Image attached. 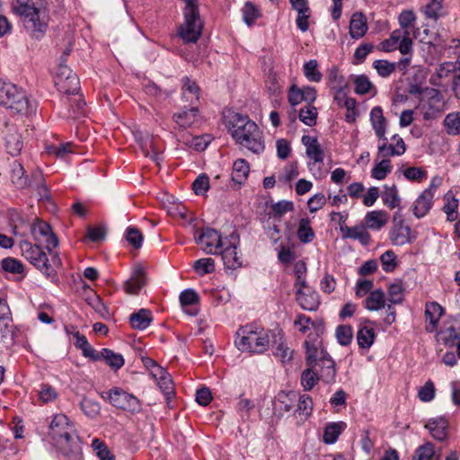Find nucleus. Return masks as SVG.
<instances>
[{"instance_id": "nucleus-1", "label": "nucleus", "mask_w": 460, "mask_h": 460, "mask_svg": "<svg viewBox=\"0 0 460 460\" xmlns=\"http://www.w3.org/2000/svg\"><path fill=\"white\" fill-rule=\"evenodd\" d=\"M223 118L225 125L237 144L257 155L264 151L265 144L262 139V132L247 115L228 111L224 113Z\"/></svg>"}, {"instance_id": "nucleus-2", "label": "nucleus", "mask_w": 460, "mask_h": 460, "mask_svg": "<svg viewBox=\"0 0 460 460\" xmlns=\"http://www.w3.org/2000/svg\"><path fill=\"white\" fill-rule=\"evenodd\" d=\"M12 9L20 16L26 33L31 39L40 40L45 36L49 22L47 0H26L20 4H12Z\"/></svg>"}, {"instance_id": "nucleus-3", "label": "nucleus", "mask_w": 460, "mask_h": 460, "mask_svg": "<svg viewBox=\"0 0 460 460\" xmlns=\"http://www.w3.org/2000/svg\"><path fill=\"white\" fill-rule=\"evenodd\" d=\"M49 439L58 447L66 456L76 457L81 447L74 425L65 414H56L49 425Z\"/></svg>"}, {"instance_id": "nucleus-4", "label": "nucleus", "mask_w": 460, "mask_h": 460, "mask_svg": "<svg viewBox=\"0 0 460 460\" xmlns=\"http://www.w3.org/2000/svg\"><path fill=\"white\" fill-rule=\"evenodd\" d=\"M276 331L254 325L242 326L236 332L235 346L242 351L261 354L270 346Z\"/></svg>"}, {"instance_id": "nucleus-5", "label": "nucleus", "mask_w": 460, "mask_h": 460, "mask_svg": "<svg viewBox=\"0 0 460 460\" xmlns=\"http://www.w3.org/2000/svg\"><path fill=\"white\" fill-rule=\"evenodd\" d=\"M0 105L12 112L29 116L36 111L35 101H31L15 84L0 79Z\"/></svg>"}, {"instance_id": "nucleus-6", "label": "nucleus", "mask_w": 460, "mask_h": 460, "mask_svg": "<svg viewBox=\"0 0 460 460\" xmlns=\"http://www.w3.org/2000/svg\"><path fill=\"white\" fill-rule=\"evenodd\" d=\"M182 1L185 3L183 9L184 22L180 26L178 34L185 43H195L199 39L203 29L198 1Z\"/></svg>"}, {"instance_id": "nucleus-7", "label": "nucleus", "mask_w": 460, "mask_h": 460, "mask_svg": "<svg viewBox=\"0 0 460 460\" xmlns=\"http://www.w3.org/2000/svg\"><path fill=\"white\" fill-rule=\"evenodd\" d=\"M20 248L22 256L30 261L37 270L43 273L52 282L58 281V275L49 263V260L46 252L42 250L39 244H32L28 241H22L20 243Z\"/></svg>"}, {"instance_id": "nucleus-8", "label": "nucleus", "mask_w": 460, "mask_h": 460, "mask_svg": "<svg viewBox=\"0 0 460 460\" xmlns=\"http://www.w3.org/2000/svg\"><path fill=\"white\" fill-rule=\"evenodd\" d=\"M103 399L109 400L110 403L120 410L128 411L130 412H138L141 410L139 400L120 387H113L106 395L102 394Z\"/></svg>"}, {"instance_id": "nucleus-9", "label": "nucleus", "mask_w": 460, "mask_h": 460, "mask_svg": "<svg viewBox=\"0 0 460 460\" xmlns=\"http://www.w3.org/2000/svg\"><path fill=\"white\" fill-rule=\"evenodd\" d=\"M58 90L66 95L76 94L80 90L79 78L66 65L61 63L55 77Z\"/></svg>"}, {"instance_id": "nucleus-10", "label": "nucleus", "mask_w": 460, "mask_h": 460, "mask_svg": "<svg viewBox=\"0 0 460 460\" xmlns=\"http://www.w3.org/2000/svg\"><path fill=\"white\" fill-rule=\"evenodd\" d=\"M197 243L202 245L207 253L217 254L225 245L221 234L215 229L207 227L195 234Z\"/></svg>"}, {"instance_id": "nucleus-11", "label": "nucleus", "mask_w": 460, "mask_h": 460, "mask_svg": "<svg viewBox=\"0 0 460 460\" xmlns=\"http://www.w3.org/2000/svg\"><path fill=\"white\" fill-rule=\"evenodd\" d=\"M442 102L441 93L434 88L428 90V99L421 101L418 105L423 119L431 120L438 118L442 112L440 103Z\"/></svg>"}, {"instance_id": "nucleus-12", "label": "nucleus", "mask_w": 460, "mask_h": 460, "mask_svg": "<svg viewBox=\"0 0 460 460\" xmlns=\"http://www.w3.org/2000/svg\"><path fill=\"white\" fill-rule=\"evenodd\" d=\"M228 245L223 247L218 252L221 254L224 265L230 270H236L243 265L241 257L237 252V244H239L240 238L238 234L233 232L228 236Z\"/></svg>"}, {"instance_id": "nucleus-13", "label": "nucleus", "mask_w": 460, "mask_h": 460, "mask_svg": "<svg viewBox=\"0 0 460 460\" xmlns=\"http://www.w3.org/2000/svg\"><path fill=\"white\" fill-rule=\"evenodd\" d=\"M31 234L34 240L38 243H44L49 254H52V249L58 245V239L53 233L51 226L42 221H38L31 226Z\"/></svg>"}, {"instance_id": "nucleus-14", "label": "nucleus", "mask_w": 460, "mask_h": 460, "mask_svg": "<svg viewBox=\"0 0 460 460\" xmlns=\"http://www.w3.org/2000/svg\"><path fill=\"white\" fill-rule=\"evenodd\" d=\"M320 354L318 377L325 384H332L336 380L335 362L323 348H321Z\"/></svg>"}, {"instance_id": "nucleus-15", "label": "nucleus", "mask_w": 460, "mask_h": 460, "mask_svg": "<svg viewBox=\"0 0 460 460\" xmlns=\"http://www.w3.org/2000/svg\"><path fill=\"white\" fill-rule=\"evenodd\" d=\"M297 393L295 391L279 392L273 402V411L279 417L290 412L296 406Z\"/></svg>"}, {"instance_id": "nucleus-16", "label": "nucleus", "mask_w": 460, "mask_h": 460, "mask_svg": "<svg viewBox=\"0 0 460 460\" xmlns=\"http://www.w3.org/2000/svg\"><path fill=\"white\" fill-rule=\"evenodd\" d=\"M270 346L273 349V355L282 363L291 361L293 358V350L287 345L282 330L277 329Z\"/></svg>"}, {"instance_id": "nucleus-17", "label": "nucleus", "mask_w": 460, "mask_h": 460, "mask_svg": "<svg viewBox=\"0 0 460 460\" xmlns=\"http://www.w3.org/2000/svg\"><path fill=\"white\" fill-rule=\"evenodd\" d=\"M417 238L415 232H412L410 226L405 224L393 225L390 231V240L394 245H404L411 243Z\"/></svg>"}, {"instance_id": "nucleus-18", "label": "nucleus", "mask_w": 460, "mask_h": 460, "mask_svg": "<svg viewBox=\"0 0 460 460\" xmlns=\"http://www.w3.org/2000/svg\"><path fill=\"white\" fill-rule=\"evenodd\" d=\"M432 438L438 441H445L447 438L448 422L443 418H433L425 424Z\"/></svg>"}, {"instance_id": "nucleus-19", "label": "nucleus", "mask_w": 460, "mask_h": 460, "mask_svg": "<svg viewBox=\"0 0 460 460\" xmlns=\"http://www.w3.org/2000/svg\"><path fill=\"white\" fill-rule=\"evenodd\" d=\"M433 199V193L429 190H424L413 204V215L417 218L425 217L432 208Z\"/></svg>"}, {"instance_id": "nucleus-20", "label": "nucleus", "mask_w": 460, "mask_h": 460, "mask_svg": "<svg viewBox=\"0 0 460 460\" xmlns=\"http://www.w3.org/2000/svg\"><path fill=\"white\" fill-rule=\"evenodd\" d=\"M302 144L305 146L306 155L314 161V163H323L324 152L318 142L317 137L311 136H303Z\"/></svg>"}, {"instance_id": "nucleus-21", "label": "nucleus", "mask_w": 460, "mask_h": 460, "mask_svg": "<svg viewBox=\"0 0 460 460\" xmlns=\"http://www.w3.org/2000/svg\"><path fill=\"white\" fill-rule=\"evenodd\" d=\"M296 300L304 310L308 311L316 310L320 305L318 293L311 289L307 291L298 288L296 290Z\"/></svg>"}, {"instance_id": "nucleus-22", "label": "nucleus", "mask_w": 460, "mask_h": 460, "mask_svg": "<svg viewBox=\"0 0 460 460\" xmlns=\"http://www.w3.org/2000/svg\"><path fill=\"white\" fill-rule=\"evenodd\" d=\"M146 285L145 270L142 267H137L131 277L125 281L124 290L130 295H136Z\"/></svg>"}, {"instance_id": "nucleus-23", "label": "nucleus", "mask_w": 460, "mask_h": 460, "mask_svg": "<svg viewBox=\"0 0 460 460\" xmlns=\"http://www.w3.org/2000/svg\"><path fill=\"white\" fill-rule=\"evenodd\" d=\"M370 121L379 140H386V119L384 117L383 110L380 106H376L371 110Z\"/></svg>"}, {"instance_id": "nucleus-24", "label": "nucleus", "mask_w": 460, "mask_h": 460, "mask_svg": "<svg viewBox=\"0 0 460 460\" xmlns=\"http://www.w3.org/2000/svg\"><path fill=\"white\" fill-rule=\"evenodd\" d=\"M11 181L18 189H24L32 185V178L29 179L25 175L23 166L17 161H14L11 165Z\"/></svg>"}, {"instance_id": "nucleus-25", "label": "nucleus", "mask_w": 460, "mask_h": 460, "mask_svg": "<svg viewBox=\"0 0 460 460\" xmlns=\"http://www.w3.org/2000/svg\"><path fill=\"white\" fill-rule=\"evenodd\" d=\"M199 113V109L196 106H192L190 109H184L181 111L173 114V120L181 128H190L197 122Z\"/></svg>"}, {"instance_id": "nucleus-26", "label": "nucleus", "mask_w": 460, "mask_h": 460, "mask_svg": "<svg viewBox=\"0 0 460 460\" xmlns=\"http://www.w3.org/2000/svg\"><path fill=\"white\" fill-rule=\"evenodd\" d=\"M367 31V18L362 13H356L351 16L349 22V34L352 39H360Z\"/></svg>"}, {"instance_id": "nucleus-27", "label": "nucleus", "mask_w": 460, "mask_h": 460, "mask_svg": "<svg viewBox=\"0 0 460 460\" xmlns=\"http://www.w3.org/2000/svg\"><path fill=\"white\" fill-rule=\"evenodd\" d=\"M343 230L342 238L344 239L358 240L363 245H367L371 240L369 233L363 225H357L353 227L344 226Z\"/></svg>"}, {"instance_id": "nucleus-28", "label": "nucleus", "mask_w": 460, "mask_h": 460, "mask_svg": "<svg viewBox=\"0 0 460 460\" xmlns=\"http://www.w3.org/2000/svg\"><path fill=\"white\" fill-rule=\"evenodd\" d=\"M182 82V97L190 102L191 105L196 104L199 100L200 88L195 81H192L190 77L184 76L181 79Z\"/></svg>"}, {"instance_id": "nucleus-29", "label": "nucleus", "mask_w": 460, "mask_h": 460, "mask_svg": "<svg viewBox=\"0 0 460 460\" xmlns=\"http://www.w3.org/2000/svg\"><path fill=\"white\" fill-rule=\"evenodd\" d=\"M388 221V214L384 210L369 211L365 216L366 226L372 230H379Z\"/></svg>"}, {"instance_id": "nucleus-30", "label": "nucleus", "mask_w": 460, "mask_h": 460, "mask_svg": "<svg viewBox=\"0 0 460 460\" xmlns=\"http://www.w3.org/2000/svg\"><path fill=\"white\" fill-rule=\"evenodd\" d=\"M152 320L151 311L148 309H140L129 316V323L132 328L140 331L146 329Z\"/></svg>"}, {"instance_id": "nucleus-31", "label": "nucleus", "mask_w": 460, "mask_h": 460, "mask_svg": "<svg viewBox=\"0 0 460 460\" xmlns=\"http://www.w3.org/2000/svg\"><path fill=\"white\" fill-rule=\"evenodd\" d=\"M365 308L369 311H378L385 305V296L382 289L371 291L364 301Z\"/></svg>"}, {"instance_id": "nucleus-32", "label": "nucleus", "mask_w": 460, "mask_h": 460, "mask_svg": "<svg viewBox=\"0 0 460 460\" xmlns=\"http://www.w3.org/2000/svg\"><path fill=\"white\" fill-rule=\"evenodd\" d=\"M295 414H297L302 420H305L312 414L313 400L308 394L299 395L297 394V401L296 403Z\"/></svg>"}, {"instance_id": "nucleus-33", "label": "nucleus", "mask_w": 460, "mask_h": 460, "mask_svg": "<svg viewBox=\"0 0 460 460\" xmlns=\"http://www.w3.org/2000/svg\"><path fill=\"white\" fill-rule=\"evenodd\" d=\"M440 454L436 453L434 445L426 442L416 448L411 460H440Z\"/></svg>"}, {"instance_id": "nucleus-34", "label": "nucleus", "mask_w": 460, "mask_h": 460, "mask_svg": "<svg viewBox=\"0 0 460 460\" xmlns=\"http://www.w3.org/2000/svg\"><path fill=\"white\" fill-rule=\"evenodd\" d=\"M376 339V332L372 327L360 325L357 332V341L361 349H369Z\"/></svg>"}, {"instance_id": "nucleus-35", "label": "nucleus", "mask_w": 460, "mask_h": 460, "mask_svg": "<svg viewBox=\"0 0 460 460\" xmlns=\"http://www.w3.org/2000/svg\"><path fill=\"white\" fill-rule=\"evenodd\" d=\"M250 172L249 164L244 159H237L233 164L232 180L237 184H243Z\"/></svg>"}, {"instance_id": "nucleus-36", "label": "nucleus", "mask_w": 460, "mask_h": 460, "mask_svg": "<svg viewBox=\"0 0 460 460\" xmlns=\"http://www.w3.org/2000/svg\"><path fill=\"white\" fill-rule=\"evenodd\" d=\"M100 357H102V359L115 371L121 368L125 363L124 358L121 354L116 353L110 349H102L100 351Z\"/></svg>"}, {"instance_id": "nucleus-37", "label": "nucleus", "mask_w": 460, "mask_h": 460, "mask_svg": "<svg viewBox=\"0 0 460 460\" xmlns=\"http://www.w3.org/2000/svg\"><path fill=\"white\" fill-rule=\"evenodd\" d=\"M321 345V341H314V342L309 341L306 340L305 341V353H306V365L310 367H316L317 363L320 362V351L318 346Z\"/></svg>"}, {"instance_id": "nucleus-38", "label": "nucleus", "mask_w": 460, "mask_h": 460, "mask_svg": "<svg viewBox=\"0 0 460 460\" xmlns=\"http://www.w3.org/2000/svg\"><path fill=\"white\" fill-rule=\"evenodd\" d=\"M139 145L145 156L150 157L151 160L157 164L159 163L161 154L153 137H147L146 139L141 140Z\"/></svg>"}, {"instance_id": "nucleus-39", "label": "nucleus", "mask_w": 460, "mask_h": 460, "mask_svg": "<svg viewBox=\"0 0 460 460\" xmlns=\"http://www.w3.org/2000/svg\"><path fill=\"white\" fill-rule=\"evenodd\" d=\"M23 143L22 140L21 135L15 131H9V133L5 136V146L7 149V152L15 156L20 154L22 148Z\"/></svg>"}, {"instance_id": "nucleus-40", "label": "nucleus", "mask_w": 460, "mask_h": 460, "mask_svg": "<svg viewBox=\"0 0 460 460\" xmlns=\"http://www.w3.org/2000/svg\"><path fill=\"white\" fill-rule=\"evenodd\" d=\"M346 424L342 421L329 423L323 432V441L326 444H333L337 441Z\"/></svg>"}, {"instance_id": "nucleus-41", "label": "nucleus", "mask_w": 460, "mask_h": 460, "mask_svg": "<svg viewBox=\"0 0 460 460\" xmlns=\"http://www.w3.org/2000/svg\"><path fill=\"white\" fill-rule=\"evenodd\" d=\"M297 237L303 243H311L315 237L314 231L310 226V219L304 217L299 220Z\"/></svg>"}, {"instance_id": "nucleus-42", "label": "nucleus", "mask_w": 460, "mask_h": 460, "mask_svg": "<svg viewBox=\"0 0 460 460\" xmlns=\"http://www.w3.org/2000/svg\"><path fill=\"white\" fill-rule=\"evenodd\" d=\"M382 199L385 206L393 209L400 206L401 198L395 185H385V190L382 194Z\"/></svg>"}, {"instance_id": "nucleus-43", "label": "nucleus", "mask_w": 460, "mask_h": 460, "mask_svg": "<svg viewBox=\"0 0 460 460\" xmlns=\"http://www.w3.org/2000/svg\"><path fill=\"white\" fill-rule=\"evenodd\" d=\"M443 314V308L437 302H429L426 304L425 316L426 321L429 322L432 328H435Z\"/></svg>"}, {"instance_id": "nucleus-44", "label": "nucleus", "mask_w": 460, "mask_h": 460, "mask_svg": "<svg viewBox=\"0 0 460 460\" xmlns=\"http://www.w3.org/2000/svg\"><path fill=\"white\" fill-rule=\"evenodd\" d=\"M444 127L448 135L457 136L460 134V112L448 113L444 121Z\"/></svg>"}, {"instance_id": "nucleus-45", "label": "nucleus", "mask_w": 460, "mask_h": 460, "mask_svg": "<svg viewBox=\"0 0 460 460\" xmlns=\"http://www.w3.org/2000/svg\"><path fill=\"white\" fill-rule=\"evenodd\" d=\"M30 187L35 188L37 190L40 199L48 200L50 199L49 189L40 172H34L32 173V185Z\"/></svg>"}, {"instance_id": "nucleus-46", "label": "nucleus", "mask_w": 460, "mask_h": 460, "mask_svg": "<svg viewBox=\"0 0 460 460\" xmlns=\"http://www.w3.org/2000/svg\"><path fill=\"white\" fill-rule=\"evenodd\" d=\"M304 75L310 82L318 83L322 80L323 75L318 70V62L315 59H311L305 62L303 66Z\"/></svg>"}, {"instance_id": "nucleus-47", "label": "nucleus", "mask_w": 460, "mask_h": 460, "mask_svg": "<svg viewBox=\"0 0 460 460\" xmlns=\"http://www.w3.org/2000/svg\"><path fill=\"white\" fill-rule=\"evenodd\" d=\"M87 304L103 319L110 317V313L102 300L95 293L86 298Z\"/></svg>"}, {"instance_id": "nucleus-48", "label": "nucleus", "mask_w": 460, "mask_h": 460, "mask_svg": "<svg viewBox=\"0 0 460 460\" xmlns=\"http://www.w3.org/2000/svg\"><path fill=\"white\" fill-rule=\"evenodd\" d=\"M317 110L312 104H308L302 108L299 111V119L306 126L312 127L316 124Z\"/></svg>"}, {"instance_id": "nucleus-49", "label": "nucleus", "mask_w": 460, "mask_h": 460, "mask_svg": "<svg viewBox=\"0 0 460 460\" xmlns=\"http://www.w3.org/2000/svg\"><path fill=\"white\" fill-rule=\"evenodd\" d=\"M80 408L82 411L91 419L97 417L101 411V405L98 402L86 397L83 398L81 401Z\"/></svg>"}, {"instance_id": "nucleus-50", "label": "nucleus", "mask_w": 460, "mask_h": 460, "mask_svg": "<svg viewBox=\"0 0 460 460\" xmlns=\"http://www.w3.org/2000/svg\"><path fill=\"white\" fill-rule=\"evenodd\" d=\"M335 336L340 345L348 346L353 338V330L350 325H339L335 331Z\"/></svg>"}, {"instance_id": "nucleus-51", "label": "nucleus", "mask_w": 460, "mask_h": 460, "mask_svg": "<svg viewBox=\"0 0 460 460\" xmlns=\"http://www.w3.org/2000/svg\"><path fill=\"white\" fill-rule=\"evenodd\" d=\"M278 219L269 218L263 225V229L267 236L276 244L280 240V229L278 225Z\"/></svg>"}, {"instance_id": "nucleus-52", "label": "nucleus", "mask_w": 460, "mask_h": 460, "mask_svg": "<svg viewBox=\"0 0 460 460\" xmlns=\"http://www.w3.org/2000/svg\"><path fill=\"white\" fill-rule=\"evenodd\" d=\"M2 269L9 273L22 274L24 272V265L15 258L7 257L1 261Z\"/></svg>"}, {"instance_id": "nucleus-53", "label": "nucleus", "mask_w": 460, "mask_h": 460, "mask_svg": "<svg viewBox=\"0 0 460 460\" xmlns=\"http://www.w3.org/2000/svg\"><path fill=\"white\" fill-rule=\"evenodd\" d=\"M243 22L248 25H252L255 21L261 16L260 10L252 3L246 2L243 7Z\"/></svg>"}, {"instance_id": "nucleus-54", "label": "nucleus", "mask_w": 460, "mask_h": 460, "mask_svg": "<svg viewBox=\"0 0 460 460\" xmlns=\"http://www.w3.org/2000/svg\"><path fill=\"white\" fill-rule=\"evenodd\" d=\"M67 101L70 107V109H68V113L66 114L67 118L76 119L84 114L86 103L81 97L78 99L67 98Z\"/></svg>"}, {"instance_id": "nucleus-55", "label": "nucleus", "mask_w": 460, "mask_h": 460, "mask_svg": "<svg viewBox=\"0 0 460 460\" xmlns=\"http://www.w3.org/2000/svg\"><path fill=\"white\" fill-rule=\"evenodd\" d=\"M403 291L402 281H396L388 287V300L392 304H401L403 301Z\"/></svg>"}, {"instance_id": "nucleus-56", "label": "nucleus", "mask_w": 460, "mask_h": 460, "mask_svg": "<svg viewBox=\"0 0 460 460\" xmlns=\"http://www.w3.org/2000/svg\"><path fill=\"white\" fill-rule=\"evenodd\" d=\"M193 269L200 276L209 274L215 270V261L212 258H202L194 262Z\"/></svg>"}, {"instance_id": "nucleus-57", "label": "nucleus", "mask_w": 460, "mask_h": 460, "mask_svg": "<svg viewBox=\"0 0 460 460\" xmlns=\"http://www.w3.org/2000/svg\"><path fill=\"white\" fill-rule=\"evenodd\" d=\"M314 367L305 369L301 376V385L305 391H310L319 379L317 372L314 371Z\"/></svg>"}, {"instance_id": "nucleus-58", "label": "nucleus", "mask_w": 460, "mask_h": 460, "mask_svg": "<svg viewBox=\"0 0 460 460\" xmlns=\"http://www.w3.org/2000/svg\"><path fill=\"white\" fill-rule=\"evenodd\" d=\"M92 447L100 460H115L114 456L108 449L106 444L101 439H93Z\"/></svg>"}, {"instance_id": "nucleus-59", "label": "nucleus", "mask_w": 460, "mask_h": 460, "mask_svg": "<svg viewBox=\"0 0 460 460\" xmlns=\"http://www.w3.org/2000/svg\"><path fill=\"white\" fill-rule=\"evenodd\" d=\"M392 171V165L389 159H383L378 163L371 172V176L376 180H384Z\"/></svg>"}, {"instance_id": "nucleus-60", "label": "nucleus", "mask_w": 460, "mask_h": 460, "mask_svg": "<svg viewBox=\"0 0 460 460\" xmlns=\"http://www.w3.org/2000/svg\"><path fill=\"white\" fill-rule=\"evenodd\" d=\"M125 238L135 249H138L142 245L143 234L140 230L134 226H128L126 229Z\"/></svg>"}, {"instance_id": "nucleus-61", "label": "nucleus", "mask_w": 460, "mask_h": 460, "mask_svg": "<svg viewBox=\"0 0 460 460\" xmlns=\"http://www.w3.org/2000/svg\"><path fill=\"white\" fill-rule=\"evenodd\" d=\"M380 261L385 272H393L397 266L396 255L392 250L385 252L380 256Z\"/></svg>"}, {"instance_id": "nucleus-62", "label": "nucleus", "mask_w": 460, "mask_h": 460, "mask_svg": "<svg viewBox=\"0 0 460 460\" xmlns=\"http://www.w3.org/2000/svg\"><path fill=\"white\" fill-rule=\"evenodd\" d=\"M273 212V218L280 221V217L287 212L294 210V203L288 200H280L271 207Z\"/></svg>"}, {"instance_id": "nucleus-63", "label": "nucleus", "mask_w": 460, "mask_h": 460, "mask_svg": "<svg viewBox=\"0 0 460 460\" xmlns=\"http://www.w3.org/2000/svg\"><path fill=\"white\" fill-rule=\"evenodd\" d=\"M39 398L42 402L48 403L58 398V392L50 385L42 384L40 385V390L39 391Z\"/></svg>"}, {"instance_id": "nucleus-64", "label": "nucleus", "mask_w": 460, "mask_h": 460, "mask_svg": "<svg viewBox=\"0 0 460 460\" xmlns=\"http://www.w3.org/2000/svg\"><path fill=\"white\" fill-rule=\"evenodd\" d=\"M441 333L442 340L446 346L454 347L460 340V332H457V330L453 326L447 328Z\"/></svg>"}]
</instances>
